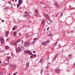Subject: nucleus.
Returning a JSON list of instances; mask_svg holds the SVG:
<instances>
[{
	"label": "nucleus",
	"mask_w": 75,
	"mask_h": 75,
	"mask_svg": "<svg viewBox=\"0 0 75 75\" xmlns=\"http://www.w3.org/2000/svg\"><path fill=\"white\" fill-rule=\"evenodd\" d=\"M10 44L12 45H14V46H15L16 47H17V43L16 42H12L10 43Z\"/></svg>",
	"instance_id": "nucleus-4"
},
{
	"label": "nucleus",
	"mask_w": 75,
	"mask_h": 75,
	"mask_svg": "<svg viewBox=\"0 0 75 75\" xmlns=\"http://www.w3.org/2000/svg\"><path fill=\"white\" fill-rule=\"evenodd\" d=\"M68 57L69 58H70V59H72L73 58L72 56V55H69L68 56Z\"/></svg>",
	"instance_id": "nucleus-20"
},
{
	"label": "nucleus",
	"mask_w": 75,
	"mask_h": 75,
	"mask_svg": "<svg viewBox=\"0 0 75 75\" xmlns=\"http://www.w3.org/2000/svg\"><path fill=\"white\" fill-rule=\"evenodd\" d=\"M4 74L3 73H1L0 72V75H3Z\"/></svg>",
	"instance_id": "nucleus-38"
},
{
	"label": "nucleus",
	"mask_w": 75,
	"mask_h": 75,
	"mask_svg": "<svg viewBox=\"0 0 75 75\" xmlns=\"http://www.w3.org/2000/svg\"><path fill=\"white\" fill-rule=\"evenodd\" d=\"M20 5H21V4H19V3L18 4V5L17 6V7L18 8V7H20Z\"/></svg>",
	"instance_id": "nucleus-27"
},
{
	"label": "nucleus",
	"mask_w": 75,
	"mask_h": 75,
	"mask_svg": "<svg viewBox=\"0 0 75 75\" xmlns=\"http://www.w3.org/2000/svg\"><path fill=\"white\" fill-rule=\"evenodd\" d=\"M8 40H9V38H8L7 39L6 41L7 42V41H8Z\"/></svg>",
	"instance_id": "nucleus-37"
},
{
	"label": "nucleus",
	"mask_w": 75,
	"mask_h": 75,
	"mask_svg": "<svg viewBox=\"0 0 75 75\" xmlns=\"http://www.w3.org/2000/svg\"><path fill=\"white\" fill-rule=\"evenodd\" d=\"M2 0V1H4V0Z\"/></svg>",
	"instance_id": "nucleus-64"
},
{
	"label": "nucleus",
	"mask_w": 75,
	"mask_h": 75,
	"mask_svg": "<svg viewBox=\"0 0 75 75\" xmlns=\"http://www.w3.org/2000/svg\"><path fill=\"white\" fill-rule=\"evenodd\" d=\"M49 67V66H46V68H48V67Z\"/></svg>",
	"instance_id": "nucleus-39"
},
{
	"label": "nucleus",
	"mask_w": 75,
	"mask_h": 75,
	"mask_svg": "<svg viewBox=\"0 0 75 75\" xmlns=\"http://www.w3.org/2000/svg\"><path fill=\"white\" fill-rule=\"evenodd\" d=\"M21 49H22V46L17 47L16 48V52H20V51H21Z\"/></svg>",
	"instance_id": "nucleus-1"
},
{
	"label": "nucleus",
	"mask_w": 75,
	"mask_h": 75,
	"mask_svg": "<svg viewBox=\"0 0 75 75\" xmlns=\"http://www.w3.org/2000/svg\"><path fill=\"white\" fill-rule=\"evenodd\" d=\"M63 15V14L62 13H61L60 14V16H62V15Z\"/></svg>",
	"instance_id": "nucleus-41"
},
{
	"label": "nucleus",
	"mask_w": 75,
	"mask_h": 75,
	"mask_svg": "<svg viewBox=\"0 0 75 75\" xmlns=\"http://www.w3.org/2000/svg\"><path fill=\"white\" fill-rule=\"evenodd\" d=\"M50 42V40H47V41H45V42L46 43V45L47 44H48L49 42Z\"/></svg>",
	"instance_id": "nucleus-14"
},
{
	"label": "nucleus",
	"mask_w": 75,
	"mask_h": 75,
	"mask_svg": "<svg viewBox=\"0 0 75 75\" xmlns=\"http://www.w3.org/2000/svg\"><path fill=\"white\" fill-rule=\"evenodd\" d=\"M3 51V50H0V53H1V52H2Z\"/></svg>",
	"instance_id": "nucleus-35"
},
{
	"label": "nucleus",
	"mask_w": 75,
	"mask_h": 75,
	"mask_svg": "<svg viewBox=\"0 0 75 75\" xmlns=\"http://www.w3.org/2000/svg\"><path fill=\"white\" fill-rule=\"evenodd\" d=\"M45 16H46L48 20H50V16H49V15L48 14H47V13L45 14Z\"/></svg>",
	"instance_id": "nucleus-6"
},
{
	"label": "nucleus",
	"mask_w": 75,
	"mask_h": 75,
	"mask_svg": "<svg viewBox=\"0 0 75 75\" xmlns=\"http://www.w3.org/2000/svg\"><path fill=\"white\" fill-rule=\"evenodd\" d=\"M23 42H24V41H23V40H22V41H21L22 43H23Z\"/></svg>",
	"instance_id": "nucleus-44"
},
{
	"label": "nucleus",
	"mask_w": 75,
	"mask_h": 75,
	"mask_svg": "<svg viewBox=\"0 0 75 75\" xmlns=\"http://www.w3.org/2000/svg\"><path fill=\"white\" fill-rule=\"evenodd\" d=\"M43 71H44V69H42V70L41 71L40 73H41V75H42V72H43Z\"/></svg>",
	"instance_id": "nucleus-31"
},
{
	"label": "nucleus",
	"mask_w": 75,
	"mask_h": 75,
	"mask_svg": "<svg viewBox=\"0 0 75 75\" xmlns=\"http://www.w3.org/2000/svg\"><path fill=\"white\" fill-rule=\"evenodd\" d=\"M45 8V6L44 7V8Z\"/></svg>",
	"instance_id": "nucleus-63"
},
{
	"label": "nucleus",
	"mask_w": 75,
	"mask_h": 75,
	"mask_svg": "<svg viewBox=\"0 0 75 75\" xmlns=\"http://www.w3.org/2000/svg\"><path fill=\"white\" fill-rule=\"evenodd\" d=\"M23 16H25V15L24 14V15H23Z\"/></svg>",
	"instance_id": "nucleus-58"
},
{
	"label": "nucleus",
	"mask_w": 75,
	"mask_h": 75,
	"mask_svg": "<svg viewBox=\"0 0 75 75\" xmlns=\"http://www.w3.org/2000/svg\"><path fill=\"white\" fill-rule=\"evenodd\" d=\"M49 27H48L47 28V30H48V29H49Z\"/></svg>",
	"instance_id": "nucleus-50"
},
{
	"label": "nucleus",
	"mask_w": 75,
	"mask_h": 75,
	"mask_svg": "<svg viewBox=\"0 0 75 75\" xmlns=\"http://www.w3.org/2000/svg\"><path fill=\"white\" fill-rule=\"evenodd\" d=\"M13 35L14 36H16V35H17V32L16 31H14Z\"/></svg>",
	"instance_id": "nucleus-18"
},
{
	"label": "nucleus",
	"mask_w": 75,
	"mask_h": 75,
	"mask_svg": "<svg viewBox=\"0 0 75 75\" xmlns=\"http://www.w3.org/2000/svg\"><path fill=\"white\" fill-rule=\"evenodd\" d=\"M16 67V65L15 64L13 65V66H12V68H14V69H15L16 68V67Z\"/></svg>",
	"instance_id": "nucleus-16"
},
{
	"label": "nucleus",
	"mask_w": 75,
	"mask_h": 75,
	"mask_svg": "<svg viewBox=\"0 0 75 75\" xmlns=\"http://www.w3.org/2000/svg\"><path fill=\"white\" fill-rule=\"evenodd\" d=\"M57 43H58V42H56L53 45V47H55L57 45Z\"/></svg>",
	"instance_id": "nucleus-21"
},
{
	"label": "nucleus",
	"mask_w": 75,
	"mask_h": 75,
	"mask_svg": "<svg viewBox=\"0 0 75 75\" xmlns=\"http://www.w3.org/2000/svg\"><path fill=\"white\" fill-rule=\"evenodd\" d=\"M42 59H40V63H42Z\"/></svg>",
	"instance_id": "nucleus-25"
},
{
	"label": "nucleus",
	"mask_w": 75,
	"mask_h": 75,
	"mask_svg": "<svg viewBox=\"0 0 75 75\" xmlns=\"http://www.w3.org/2000/svg\"><path fill=\"white\" fill-rule=\"evenodd\" d=\"M27 46H28V47L30 46V42H25L24 43V46L25 47H26Z\"/></svg>",
	"instance_id": "nucleus-2"
},
{
	"label": "nucleus",
	"mask_w": 75,
	"mask_h": 75,
	"mask_svg": "<svg viewBox=\"0 0 75 75\" xmlns=\"http://www.w3.org/2000/svg\"><path fill=\"white\" fill-rule=\"evenodd\" d=\"M25 14L26 15V16H30L28 15V13L26 12H25Z\"/></svg>",
	"instance_id": "nucleus-22"
},
{
	"label": "nucleus",
	"mask_w": 75,
	"mask_h": 75,
	"mask_svg": "<svg viewBox=\"0 0 75 75\" xmlns=\"http://www.w3.org/2000/svg\"><path fill=\"white\" fill-rule=\"evenodd\" d=\"M36 56L37 55H36V54H33L30 56V58H35V57H36Z\"/></svg>",
	"instance_id": "nucleus-8"
},
{
	"label": "nucleus",
	"mask_w": 75,
	"mask_h": 75,
	"mask_svg": "<svg viewBox=\"0 0 75 75\" xmlns=\"http://www.w3.org/2000/svg\"><path fill=\"white\" fill-rule=\"evenodd\" d=\"M24 52L25 53H27L28 54H30V55H32L33 53L32 52H31V51L29 50H25L24 51Z\"/></svg>",
	"instance_id": "nucleus-3"
},
{
	"label": "nucleus",
	"mask_w": 75,
	"mask_h": 75,
	"mask_svg": "<svg viewBox=\"0 0 75 75\" xmlns=\"http://www.w3.org/2000/svg\"><path fill=\"white\" fill-rule=\"evenodd\" d=\"M7 62L8 63H9V62H10L9 61V60H8L7 61Z\"/></svg>",
	"instance_id": "nucleus-48"
},
{
	"label": "nucleus",
	"mask_w": 75,
	"mask_h": 75,
	"mask_svg": "<svg viewBox=\"0 0 75 75\" xmlns=\"http://www.w3.org/2000/svg\"><path fill=\"white\" fill-rule=\"evenodd\" d=\"M17 0H15V1H17Z\"/></svg>",
	"instance_id": "nucleus-60"
},
{
	"label": "nucleus",
	"mask_w": 75,
	"mask_h": 75,
	"mask_svg": "<svg viewBox=\"0 0 75 75\" xmlns=\"http://www.w3.org/2000/svg\"><path fill=\"white\" fill-rule=\"evenodd\" d=\"M13 64H10V66L12 68L13 67Z\"/></svg>",
	"instance_id": "nucleus-29"
},
{
	"label": "nucleus",
	"mask_w": 75,
	"mask_h": 75,
	"mask_svg": "<svg viewBox=\"0 0 75 75\" xmlns=\"http://www.w3.org/2000/svg\"><path fill=\"white\" fill-rule=\"evenodd\" d=\"M58 16V15H57L56 16V17H57V16Z\"/></svg>",
	"instance_id": "nucleus-61"
},
{
	"label": "nucleus",
	"mask_w": 75,
	"mask_h": 75,
	"mask_svg": "<svg viewBox=\"0 0 75 75\" xmlns=\"http://www.w3.org/2000/svg\"><path fill=\"white\" fill-rule=\"evenodd\" d=\"M0 64H1V61H0Z\"/></svg>",
	"instance_id": "nucleus-56"
},
{
	"label": "nucleus",
	"mask_w": 75,
	"mask_h": 75,
	"mask_svg": "<svg viewBox=\"0 0 75 75\" xmlns=\"http://www.w3.org/2000/svg\"><path fill=\"white\" fill-rule=\"evenodd\" d=\"M59 47H61V45L60 44H59Z\"/></svg>",
	"instance_id": "nucleus-53"
},
{
	"label": "nucleus",
	"mask_w": 75,
	"mask_h": 75,
	"mask_svg": "<svg viewBox=\"0 0 75 75\" xmlns=\"http://www.w3.org/2000/svg\"><path fill=\"white\" fill-rule=\"evenodd\" d=\"M26 37H28H28H29V35H28V34L27 33Z\"/></svg>",
	"instance_id": "nucleus-33"
},
{
	"label": "nucleus",
	"mask_w": 75,
	"mask_h": 75,
	"mask_svg": "<svg viewBox=\"0 0 75 75\" xmlns=\"http://www.w3.org/2000/svg\"><path fill=\"white\" fill-rule=\"evenodd\" d=\"M0 40L1 41V44H2L3 42V41H4V39H3V38H0Z\"/></svg>",
	"instance_id": "nucleus-12"
},
{
	"label": "nucleus",
	"mask_w": 75,
	"mask_h": 75,
	"mask_svg": "<svg viewBox=\"0 0 75 75\" xmlns=\"http://www.w3.org/2000/svg\"><path fill=\"white\" fill-rule=\"evenodd\" d=\"M50 74H47L46 75H49Z\"/></svg>",
	"instance_id": "nucleus-55"
},
{
	"label": "nucleus",
	"mask_w": 75,
	"mask_h": 75,
	"mask_svg": "<svg viewBox=\"0 0 75 75\" xmlns=\"http://www.w3.org/2000/svg\"><path fill=\"white\" fill-rule=\"evenodd\" d=\"M8 3H9V4H10L11 3V2H10V1Z\"/></svg>",
	"instance_id": "nucleus-49"
},
{
	"label": "nucleus",
	"mask_w": 75,
	"mask_h": 75,
	"mask_svg": "<svg viewBox=\"0 0 75 75\" xmlns=\"http://www.w3.org/2000/svg\"><path fill=\"white\" fill-rule=\"evenodd\" d=\"M1 21H2V22H4V21L3 20H1Z\"/></svg>",
	"instance_id": "nucleus-46"
},
{
	"label": "nucleus",
	"mask_w": 75,
	"mask_h": 75,
	"mask_svg": "<svg viewBox=\"0 0 75 75\" xmlns=\"http://www.w3.org/2000/svg\"><path fill=\"white\" fill-rule=\"evenodd\" d=\"M50 21H51V23H50V24H51V23H52V21L51 20H50Z\"/></svg>",
	"instance_id": "nucleus-40"
},
{
	"label": "nucleus",
	"mask_w": 75,
	"mask_h": 75,
	"mask_svg": "<svg viewBox=\"0 0 75 75\" xmlns=\"http://www.w3.org/2000/svg\"><path fill=\"white\" fill-rule=\"evenodd\" d=\"M9 64L8 63H4V65H8Z\"/></svg>",
	"instance_id": "nucleus-28"
},
{
	"label": "nucleus",
	"mask_w": 75,
	"mask_h": 75,
	"mask_svg": "<svg viewBox=\"0 0 75 75\" xmlns=\"http://www.w3.org/2000/svg\"><path fill=\"white\" fill-rule=\"evenodd\" d=\"M8 75H11V74H10V73H9Z\"/></svg>",
	"instance_id": "nucleus-54"
},
{
	"label": "nucleus",
	"mask_w": 75,
	"mask_h": 75,
	"mask_svg": "<svg viewBox=\"0 0 75 75\" xmlns=\"http://www.w3.org/2000/svg\"><path fill=\"white\" fill-rule=\"evenodd\" d=\"M5 48L6 50H8V49L9 48V47L8 46H5Z\"/></svg>",
	"instance_id": "nucleus-19"
},
{
	"label": "nucleus",
	"mask_w": 75,
	"mask_h": 75,
	"mask_svg": "<svg viewBox=\"0 0 75 75\" xmlns=\"http://www.w3.org/2000/svg\"><path fill=\"white\" fill-rule=\"evenodd\" d=\"M33 53H35V51H33Z\"/></svg>",
	"instance_id": "nucleus-47"
},
{
	"label": "nucleus",
	"mask_w": 75,
	"mask_h": 75,
	"mask_svg": "<svg viewBox=\"0 0 75 75\" xmlns=\"http://www.w3.org/2000/svg\"><path fill=\"white\" fill-rule=\"evenodd\" d=\"M21 41V40L19 39V40L16 41V42H15L16 43V44H17V43H18V42H20V41Z\"/></svg>",
	"instance_id": "nucleus-23"
},
{
	"label": "nucleus",
	"mask_w": 75,
	"mask_h": 75,
	"mask_svg": "<svg viewBox=\"0 0 75 75\" xmlns=\"http://www.w3.org/2000/svg\"><path fill=\"white\" fill-rule=\"evenodd\" d=\"M50 63H48V65H50Z\"/></svg>",
	"instance_id": "nucleus-52"
},
{
	"label": "nucleus",
	"mask_w": 75,
	"mask_h": 75,
	"mask_svg": "<svg viewBox=\"0 0 75 75\" xmlns=\"http://www.w3.org/2000/svg\"><path fill=\"white\" fill-rule=\"evenodd\" d=\"M13 7L12 6H11V8H13Z\"/></svg>",
	"instance_id": "nucleus-57"
},
{
	"label": "nucleus",
	"mask_w": 75,
	"mask_h": 75,
	"mask_svg": "<svg viewBox=\"0 0 75 75\" xmlns=\"http://www.w3.org/2000/svg\"><path fill=\"white\" fill-rule=\"evenodd\" d=\"M23 0H19L18 2L19 4H21L23 3Z\"/></svg>",
	"instance_id": "nucleus-10"
},
{
	"label": "nucleus",
	"mask_w": 75,
	"mask_h": 75,
	"mask_svg": "<svg viewBox=\"0 0 75 75\" xmlns=\"http://www.w3.org/2000/svg\"><path fill=\"white\" fill-rule=\"evenodd\" d=\"M7 58H8V59H10V57H7Z\"/></svg>",
	"instance_id": "nucleus-43"
},
{
	"label": "nucleus",
	"mask_w": 75,
	"mask_h": 75,
	"mask_svg": "<svg viewBox=\"0 0 75 75\" xmlns=\"http://www.w3.org/2000/svg\"><path fill=\"white\" fill-rule=\"evenodd\" d=\"M44 23H45V21L44 20H43L41 22L42 24H43Z\"/></svg>",
	"instance_id": "nucleus-24"
},
{
	"label": "nucleus",
	"mask_w": 75,
	"mask_h": 75,
	"mask_svg": "<svg viewBox=\"0 0 75 75\" xmlns=\"http://www.w3.org/2000/svg\"><path fill=\"white\" fill-rule=\"evenodd\" d=\"M29 13V14H30V13H31L30 12H29V13Z\"/></svg>",
	"instance_id": "nucleus-59"
},
{
	"label": "nucleus",
	"mask_w": 75,
	"mask_h": 75,
	"mask_svg": "<svg viewBox=\"0 0 75 75\" xmlns=\"http://www.w3.org/2000/svg\"><path fill=\"white\" fill-rule=\"evenodd\" d=\"M17 73H14V74H13V75H16V74H17Z\"/></svg>",
	"instance_id": "nucleus-42"
},
{
	"label": "nucleus",
	"mask_w": 75,
	"mask_h": 75,
	"mask_svg": "<svg viewBox=\"0 0 75 75\" xmlns=\"http://www.w3.org/2000/svg\"><path fill=\"white\" fill-rule=\"evenodd\" d=\"M55 72H57V73H58L59 72H60V70L59 69H55L54 70Z\"/></svg>",
	"instance_id": "nucleus-9"
},
{
	"label": "nucleus",
	"mask_w": 75,
	"mask_h": 75,
	"mask_svg": "<svg viewBox=\"0 0 75 75\" xmlns=\"http://www.w3.org/2000/svg\"><path fill=\"white\" fill-rule=\"evenodd\" d=\"M37 38H35L34 39H33V40L34 41H35V40H37Z\"/></svg>",
	"instance_id": "nucleus-36"
},
{
	"label": "nucleus",
	"mask_w": 75,
	"mask_h": 75,
	"mask_svg": "<svg viewBox=\"0 0 75 75\" xmlns=\"http://www.w3.org/2000/svg\"><path fill=\"white\" fill-rule=\"evenodd\" d=\"M35 43V41H33L31 42V43H30V44H33Z\"/></svg>",
	"instance_id": "nucleus-30"
},
{
	"label": "nucleus",
	"mask_w": 75,
	"mask_h": 75,
	"mask_svg": "<svg viewBox=\"0 0 75 75\" xmlns=\"http://www.w3.org/2000/svg\"><path fill=\"white\" fill-rule=\"evenodd\" d=\"M17 27V25H15L13 27V28L12 29L13 30H16V28Z\"/></svg>",
	"instance_id": "nucleus-13"
},
{
	"label": "nucleus",
	"mask_w": 75,
	"mask_h": 75,
	"mask_svg": "<svg viewBox=\"0 0 75 75\" xmlns=\"http://www.w3.org/2000/svg\"><path fill=\"white\" fill-rule=\"evenodd\" d=\"M9 32L8 31H6V37H8V33H9Z\"/></svg>",
	"instance_id": "nucleus-11"
},
{
	"label": "nucleus",
	"mask_w": 75,
	"mask_h": 75,
	"mask_svg": "<svg viewBox=\"0 0 75 75\" xmlns=\"http://www.w3.org/2000/svg\"><path fill=\"white\" fill-rule=\"evenodd\" d=\"M30 65V62H27L26 63V67H28Z\"/></svg>",
	"instance_id": "nucleus-15"
},
{
	"label": "nucleus",
	"mask_w": 75,
	"mask_h": 75,
	"mask_svg": "<svg viewBox=\"0 0 75 75\" xmlns=\"http://www.w3.org/2000/svg\"><path fill=\"white\" fill-rule=\"evenodd\" d=\"M40 3H41V4H43L44 3H43V2H40Z\"/></svg>",
	"instance_id": "nucleus-45"
},
{
	"label": "nucleus",
	"mask_w": 75,
	"mask_h": 75,
	"mask_svg": "<svg viewBox=\"0 0 75 75\" xmlns=\"http://www.w3.org/2000/svg\"><path fill=\"white\" fill-rule=\"evenodd\" d=\"M35 14L36 15V16H37L38 14V10L35 9Z\"/></svg>",
	"instance_id": "nucleus-5"
},
{
	"label": "nucleus",
	"mask_w": 75,
	"mask_h": 75,
	"mask_svg": "<svg viewBox=\"0 0 75 75\" xmlns=\"http://www.w3.org/2000/svg\"><path fill=\"white\" fill-rule=\"evenodd\" d=\"M1 65H4V63H2L1 64Z\"/></svg>",
	"instance_id": "nucleus-51"
},
{
	"label": "nucleus",
	"mask_w": 75,
	"mask_h": 75,
	"mask_svg": "<svg viewBox=\"0 0 75 75\" xmlns=\"http://www.w3.org/2000/svg\"><path fill=\"white\" fill-rule=\"evenodd\" d=\"M52 33H50L48 35L50 37L51 36H52Z\"/></svg>",
	"instance_id": "nucleus-34"
},
{
	"label": "nucleus",
	"mask_w": 75,
	"mask_h": 75,
	"mask_svg": "<svg viewBox=\"0 0 75 75\" xmlns=\"http://www.w3.org/2000/svg\"><path fill=\"white\" fill-rule=\"evenodd\" d=\"M58 53H57V54H56L55 55V57H54V59L56 58H57V56H58Z\"/></svg>",
	"instance_id": "nucleus-26"
},
{
	"label": "nucleus",
	"mask_w": 75,
	"mask_h": 75,
	"mask_svg": "<svg viewBox=\"0 0 75 75\" xmlns=\"http://www.w3.org/2000/svg\"><path fill=\"white\" fill-rule=\"evenodd\" d=\"M11 5H13V4H11Z\"/></svg>",
	"instance_id": "nucleus-62"
},
{
	"label": "nucleus",
	"mask_w": 75,
	"mask_h": 75,
	"mask_svg": "<svg viewBox=\"0 0 75 75\" xmlns=\"http://www.w3.org/2000/svg\"><path fill=\"white\" fill-rule=\"evenodd\" d=\"M42 45H47V44H46V43H45V42L42 43Z\"/></svg>",
	"instance_id": "nucleus-17"
},
{
	"label": "nucleus",
	"mask_w": 75,
	"mask_h": 75,
	"mask_svg": "<svg viewBox=\"0 0 75 75\" xmlns=\"http://www.w3.org/2000/svg\"><path fill=\"white\" fill-rule=\"evenodd\" d=\"M54 4L56 7H59V5H58V3L56 2H54Z\"/></svg>",
	"instance_id": "nucleus-7"
},
{
	"label": "nucleus",
	"mask_w": 75,
	"mask_h": 75,
	"mask_svg": "<svg viewBox=\"0 0 75 75\" xmlns=\"http://www.w3.org/2000/svg\"><path fill=\"white\" fill-rule=\"evenodd\" d=\"M8 8H9L7 7H6L4 8V10H6V9H8Z\"/></svg>",
	"instance_id": "nucleus-32"
}]
</instances>
